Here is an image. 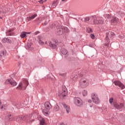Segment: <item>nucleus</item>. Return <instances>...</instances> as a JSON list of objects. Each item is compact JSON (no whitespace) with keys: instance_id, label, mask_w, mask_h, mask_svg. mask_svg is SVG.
I'll use <instances>...</instances> for the list:
<instances>
[{"instance_id":"9","label":"nucleus","mask_w":125,"mask_h":125,"mask_svg":"<svg viewBox=\"0 0 125 125\" xmlns=\"http://www.w3.org/2000/svg\"><path fill=\"white\" fill-rule=\"evenodd\" d=\"M25 120L27 121V123H33V122L35 121V118L33 115H29L27 117Z\"/></svg>"},{"instance_id":"20","label":"nucleus","mask_w":125,"mask_h":125,"mask_svg":"<svg viewBox=\"0 0 125 125\" xmlns=\"http://www.w3.org/2000/svg\"><path fill=\"white\" fill-rule=\"evenodd\" d=\"M42 112L45 116H49L50 114V111L47 110H43Z\"/></svg>"},{"instance_id":"12","label":"nucleus","mask_w":125,"mask_h":125,"mask_svg":"<svg viewBox=\"0 0 125 125\" xmlns=\"http://www.w3.org/2000/svg\"><path fill=\"white\" fill-rule=\"evenodd\" d=\"M114 106L116 108V109H123L124 108V104H114Z\"/></svg>"},{"instance_id":"36","label":"nucleus","mask_w":125,"mask_h":125,"mask_svg":"<svg viewBox=\"0 0 125 125\" xmlns=\"http://www.w3.org/2000/svg\"><path fill=\"white\" fill-rule=\"evenodd\" d=\"M90 37H91V39H92L93 40H94L95 36H94V35L93 34H91L90 35Z\"/></svg>"},{"instance_id":"42","label":"nucleus","mask_w":125,"mask_h":125,"mask_svg":"<svg viewBox=\"0 0 125 125\" xmlns=\"http://www.w3.org/2000/svg\"><path fill=\"white\" fill-rule=\"evenodd\" d=\"M88 102L89 103H91V100H88Z\"/></svg>"},{"instance_id":"37","label":"nucleus","mask_w":125,"mask_h":125,"mask_svg":"<svg viewBox=\"0 0 125 125\" xmlns=\"http://www.w3.org/2000/svg\"><path fill=\"white\" fill-rule=\"evenodd\" d=\"M64 30H65V31H64L65 33L68 32V28L65 27V28H64Z\"/></svg>"},{"instance_id":"31","label":"nucleus","mask_w":125,"mask_h":125,"mask_svg":"<svg viewBox=\"0 0 125 125\" xmlns=\"http://www.w3.org/2000/svg\"><path fill=\"white\" fill-rule=\"evenodd\" d=\"M113 101H114V99L113 98H110L109 100L110 104H112Z\"/></svg>"},{"instance_id":"13","label":"nucleus","mask_w":125,"mask_h":125,"mask_svg":"<svg viewBox=\"0 0 125 125\" xmlns=\"http://www.w3.org/2000/svg\"><path fill=\"white\" fill-rule=\"evenodd\" d=\"M30 34H31V33L30 32H21V39H24V38H27V35H30Z\"/></svg>"},{"instance_id":"46","label":"nucleus","mask_w":125,"mask_h":125,"mask_svg":"<svg viewBox=\"0 0 125 125\" xmlns=\"http://www.w3.org/2000/svg\"><path fill=\"white\" fill-rule=\"evenodd\" d=\"M45 44H47V42H45Z\"/></svg>"},{"instance_id":"16","label":"nucleus","mask_w":125,"mask_h":125,"mask_svg":"<svg viewBox=\"0 0 125 125\" xmlns=\"http://www.w3.org/2000/svg\"><path fill=\"white\" fill-rule=\"evenodd\" d=\"M119 22H120V20L116 17H113L111 20V23H119Z\"/></svg>"},{"instance_id":"25","label":"nucleus","mask_w":125,"mask_h":125,"mask_svg":"<svg viewBox=\"0 0 125 125\" xmlns=\"http://www.w3.org/2000/svg\"><path fill=\"white\" fill-rule=\"evenodd\" d=\"M71 80L72 81H76V80L78 79V75H74L71 77Z\"/></svg>"},{"instance_id":"41","label":"nucleus","mask_w":125,"mask_h":125,"mask_svg":"<svg viewBox=\"0 0 125 125\" xmlns=\"http://www.w3.org/2000/svg\"><path fill=\"white\" fill-rule=\"evenodd\" d=\"M66 112L67 114H69L70 113V110H66Z\"/></svg>"},{"instance_id":"40","label":"nucleus","mask_w":125,"mask_h":125,"mask_svg":"<svg viewBox=\"0 0 125 125\" xmlns=\"http://www.w3.org/2000/svg\"><path fill=\"white\" fill-rule=\"evenodd\" d=\"M108 40H109V37L106 35L105 37V41H108Z\"/></svg>"},{"instance_id":"15","label":"nucleus","mask_w":125,"mask_h":125,"mask_svg":"<svg viewBox=\"0 0 125 125\" xmlns=\"http://www.w3.org/2000/svg\"><path fill=\"white\" fill-rule=\"evenodd\" d=\"M39 121L40 125H46L45 121L44 120V119L42 118V117L40 118Z\"/></svg>"},{"instance_id":"44","label":"nucleus","mask_w":125,"mask_h":125,"mask_svg":"<svg viewBox=\"0 0 125 125\" xmlns=\"http://www.w3.org/2000/svg\"><path fill=\"white\" fill-rule=\"evenodd\" d=\"M39 33H40V32L38 31L36 33V35L39 34Z\"/></svg>"},{"instance_id":"22","label":"nucleus","mask_w":125,"mask_h":125,"mask_svg":"<svg viewBox=\"0 0 125 125\" xmlns=\"http://www.w3.org/2000/svg\"><path fill=\"white\" fill-rule=\"evenodd\" d=\"M2 42L5 43V42H10V40L8 38H4L2 40Z\"/></svg>"},{"instance_id":"23","label":"nucleus","mask_w":125,"mask_h":125,"mask_svg":"<svg viewBox=\"0 0 125 125\" xmlns=\"http://www.w3.org/2000/svg\"><path fill=\"white\" fill-rule=\"evenodd\" d=\"M104 18H105V19H111V18H112V16L110 15H109L108 14H105L104 15Z\"/></svg>"},{"instance_id":"3","label":"nucleus","mask_w":125,"mask_h":125,"mask_svg":"<svg viewBox=\"0 0 125 125\" xmlns=\"http://www.w3.org/2000/svg\"><path fill=\"white\" fill-rule=\"evenodd\" d=\"M79 84L81 87H86L89 84L88 81L86 78H82L80 80Z\"/></svg>"},{"instance_id":"45","label":"nucleus","mask_w":125,"mask_h":125,"mask_svg":"<svg viewBox=\"0 0 125 125\" xmlns=\"http://www.w3.org/2000/svg\"><path fill=\"white\" fill-rule=\"evenodd\" d=\"M61 125H65L64 124H63V123H62L61 124Z\"/></svg>"},{"instance_id":"7","label":"nucleus","mask_w":125,"mask_h":125,"mask_svg":"<svg viewBox=\"0 0 125 125\" xmlns=\"http://www.w3.org/2000/svg\"><path fill=\"white\" fill-rule=\"evenodd\" d=\"M93 22L95 25H103V24L105 23L104 20L102 18L99 19H95Z\"/></svg>"},{"instance_id":"19","label":"nucleus","mask_w":125,"mask_h":125,"mask_svg":"<svg viewBox=\"0 0 125 125\" xmlns=\"http://www.w3.org/2000/svg\"><path fill=\"white\" fill-rule=\"evenodd\" d=\"M57 5H58V1H54L52 4L51 7L53 8H55Z\"/></svg>"},{"instance_id":"1","label":"nucleus","mask_w":125,"mask_h":125,"mask_svg":"<svg viewBox=\"0 0 125 125\" xmlns=\"http://www.w3.org/2000/svg\"><path fill=\"white\" fill-rule=\"evenodd\" d=\"M68 95V91L67 90V88L66 86H63L62 87V89L61 91L59 92L57 94V96L60 97V98H64Z\"/></svg>"},{"instance_id":"29","label":"nucleus","mask_w":125,"mask_h":125,"mask_svg":"<svg viewBox=\"0 0 125 125\" xmlns=\"http://www.w3.org/2000/svg\"><path fill=\"white\" fill-rule=\"evenodd\" d=\"M11 32H12V30L10 29L8 30L6 33L7 36H12V33Z\"/></svg>"},{"instance_id":"39","label":"nucleus","mask_w":125,"mask_h":125,"mask_svg":"<svg viewBox=\"0 0 125 125\" xmlns=\"http://www.w3.org/2000/svg\"><path fill=\"white\" fill-rule=\"evenodd\" d=\"M85 21H89V18H86L85 19Z\"/></svg>"},{"instance_id":"35","label":"nucleus","mask_w":125,"mask_h":125,"mask_svg":"<svg viewBox=\"0 0 125 125\" xmlns=\"http://www.w3.org/2000/svg\"><path fill=\"white\" fill-rule=\"evenodd\" d=\"M45 1H46V0H41L39 2H40V3H43V2H45Z\"/></svg>"},{"instance_id":"17","label":"nucleus","mask_w":125,"mask_h":125,"mask_svg":"<svg viewBox=\"0 0 125 125\" xmlns=\"http://www.w3.org/2000/svg\"><path fill=\"white\" fill-rule=\"evenodd\" d=\"M63 31H64V30L62 28L58 29L56 32L57 35H58L59 36H61V35L63 34Z\"/></svg>"},{"instance_id":"32","label":"nucleus","mask_w":125,"mask_h":125,"mask_svg":"<svg viewBox=\"0 0 125 125\" xmlns=\"http://www.w3.org/2000/svg\"><path fill=\"white\" fill-rule=\"evenodd\" d=\"M54 109V110H58L59 109V106L58 104H55Z\"/></svg>"},{"instance_id":"34","label":"nucleus","mask_w":125,"mask_h":125,"mask_svg":"<svg viewBox=\"0 0 125 125\" xmlns=\"http://www.w3.org/2000/svg\"><path fill=\"white\" fill-rule=\"evenodd\" d=\"M39 43H40V44H43L44 42L43 41H42V40H40L39 41Z\"/></svg>"},{"instance_id":"5","label":"nucleus","mask_w":125,"mask_h":125,"mask_svg":"<svg viewBox=\"0 0 125 125\" xmlns=\"http://www.w3.org/2000/svg\"><path fill=\"white\" fill-rule=\"evenodd\" d=\"M91 98L94 103H95V104H99V99L98 98V95L97 94L93 93L91 95Z\"/></svg>"},{"instance_id":"33","label":"nucleus","mask_w":125,"mask_h":125,"mask_svg":"<svg viewBox=\"0 0 125 125\" xmlns=\"http://www.w3.org/2000/svg\"><path fill=\"white\" fill-rule=\"evenodd\" d=\"M87 33H92V30L90 28H87Z\"/></svg>"},{"instance_id":"2","label":"nucleus","mask_w":125,"mask_h":125,"mask_svg":"<svg viewBox=\"0 0 125 125\" xmlns=\"http://www.w3.org/2000/svg\"><path fill=\"white\" fill-rule=\"evenodd\" d=\"M29 85V82L27 79H24L18 85V88L21 89V90H25L27 86Z\"/></svg>"},{"instance_id":"47","label":"nucleus","mask_w":125,"mask_h":125,"mask_svg":"<svg viewBox=\"0 0 125 125\" xmlns=\"http://www.w3.org/2000/svg\"><path fill=\"white\" fill-rule=\"evenodd\" d=\"M89 107H90L91 108V107H93V106L90 105V106H89Z\"/></svg>"},{"instance_id":"24","label":"nucleus","mask_w":125,"mask_h":125,"mask_svg":"<svg viewBox=\"0 0 125 125\" xmlns=\"http://www.w3.org/2000/svg\"><path fill=\"white\" fill-rule=\"evenodd\" d=\"M62 53V54L66 55L68 53V51L65 48H62L61 50Z\"/></svg>"},{"instance_id":"21","label":"nucleus","mask_w":125,"mask_h":125,"mask_svg":"<svg viewBox=\"0 0 125 125\" xmlns=\"http://www.w3.org/2000/svg\"><path fill=\"white\" fill-rule=\"evenodd\" d=\"M6 120H7L9 122H11L12 121V116L11 114H9L6 117Z\"/></svg>"},{"instance_id":"27","label":"nucleus","mask_w":125,"mask_h":125,"mask_svg":"<svg viewBox=\"0 0 125 125\" xmlns=\"http://www.w3.org/2000/svg\"><path fill=\"white\" fill-rule=\"evenodd\" d=\"M6 54V52L5 51H2L0 53V57H1V56H4V55H5Z\"/></svg>"},{"instance_id":"8","label":"nucleus","mask_w":125,"mask_h":125,"mask_svg":"<svg viewBox=\"0 0 125 125\" xmlns=\"http://www.w3.org/2000/svg\"><path fill=\"white\" fill-rule=\"evenodd\" d=\"M113 83H114L115 85H118V86L120 87L122 89L125 88V85L120 81H115L113 82Z\"/></svg>"},{"instance_id":"30","label":"nucleus","mask_w":125,"mask_h":125,"mask_svg":"<svg viewBox=\"0 0 125 125\" xmlns=\"http://www.w3.org/2000/svg\"><path fill=\"white\" fill-rule=\"evenodd\" d=\"M63 106L64 108V109H66V110H69L70 109V107L68 105H67L66 104H63Z\"/></svg>"},{"instance_id":"28","label":"nucleus","mask_w":125,"mask_h":125,"mask_svg":"<svg viewBox=\"0 0 125 125\" xmlns=\"http://www.w3.org/2000/svg\"><path fill=\"white\" fill-rule=\"evenodd\" d=\"M83 96H86L87 95V91L84 90L82 91Z\"/></svg>"},{"instance_id":"18","label":"nucleus","mask_w":125,"mask_h":125,"mask_svg":"<svg viewBox=\"0 0 125 125\" xmlns=\"http://www.w3.org/2000/svg\"><path fill=\"white\" fill-rule=\"evenodd\" d=\"M49 46H50V47H51L52 48L54 49L56 48V46H57V44H56V43L53 44L52 42H49Z\"/></svg>"},{"instance_id":"11","label":"nucleus","mask_w":125,"mask_h":125,"mask_svg":"<svg viewBox=\"0 0 125 125\" xmlns=\"http://www.w3.org/2000/svg\"><path fill=\"white\" fill-rule=\"evenodd\" d=\"M44 105L45 109L47 110H50V109H51L52 105L51 104H50V103L46 102L44 104Z\"/></svg>"},{"instance_id":"38","label":"nucleus","mask_w":125,"mask_h":125,"mask_svg":"<svg viewBox=\"0 0 125 125\" xmlns=\"http://www.w3.org/2000/svg\"><path fill=\"white\" fill-rule=\"evenodd\" d=\"M3 106L1 105V101H0V109H2Z\"/></svg>"},{"instance_id":"6","label":"nucleus","mask_w":125,"mask_h":125,"mask_svg":"<svg viewBox=\"0 0 125 125\" xmlns=\"http://www.w3.org/2000/svg\"><path fill=\"white\" fill-rule=\"evenodd\" d=\"M74 103L77 106H82L83 104V100L79 98H75L74 99Z\"/></svg>"},{"instance_id":"43","label":"nucleus","mask_w":125,"mask_h":125,"mask_svg":"<svg viewBox=\"0 0 125 125\" xmlns=\"http://www.w3.org/2000/svg\"><path fill=\"white\" fill-rule=\"evenodd\" d=\"M111 35H112L113 36H114L115 33H114V32H111Z\"/></svg>"},{"instance_id":"4","label":"nucleus","mask_w":125,"mask_h":125,"mask_svg":"<svg viewBox=\"0 0 125 125\" xmlns=\"http://www.w3.org/2000/svg\"><path fill=\"white\" fill-rule=\"evenodd\" d=\"M5 84H11L12 86H16L17 85V83L13 79H7L4 83Z\"/></svg>"},{"instance_id":"48","label":"nucleus","mask_w":125,"mask_h":125,"mask_svg":"<svg viewBox=\"0 0 125 125\" xmlns=\"http://www.w3.org/2000/svg\"><path fill=\"white\" fill-rule=\"evenodd\" d=\"M0 19H1V17H0Z\"/></svg>"},{"instance_id":"10","label":"nucleus","mask_w":125,"mask_h":125,"mask_svg":"<svg viewBox=\"0 0 125 125\" xmlns=\"http://www.w3.org/2000/svg\"><path fill=\"white\" fill-rule=\"evenodd\" d=\"M37 16H38V14H37L32 15L31 16L26 18V21H28V22L32 21V20H34L35 18L37 17Z\"/></svg>"},{"instance_id":"26","label":"nucleus","mask_w":125,"mask_h":125,"mask_svg":"<svg viewBox=\"0 0 125 125\" xmlns=\"http://www.w3.org/2000/svg\"><path fill=\"white\" fill-rule=\"evenodd\" d=\"M32 47V43H28L26 46L27 49H30Z\"/></svg>"},{"instance_id":"14","label":"nucleus","mask_w":125,"mask_h":125,"mask_svg":"<svg viewBox=\"0 0 125 125\" xmlns=\"http://www.w3.org/2000/svg\"><path fill=\"white\" fill-rule=\"evenodd\" d=\"M25 120L26 119L24 115L19 116L17 118V121H18V122H23V121H25Z\"/></svg>"}]
</instances>
